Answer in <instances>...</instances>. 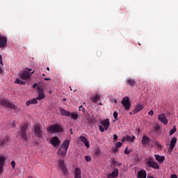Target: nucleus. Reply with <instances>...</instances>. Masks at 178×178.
I'll return each instance as SVG.
<instances>
[{
  "mask_svg": "<svg viewBox=\"0 0 178 178\" xmlns=\"http://www.w3.org/2000/svg\"><path fill=\"white\" fill-rule=\"evenodd\" d=\"M118 148H119V147H118L115 146V148H114L113 152H118Z\"/></svg>",
  "mask_w": 178,
  "mask_h": 178,
  "instance_id": "48",
  "label": "nucleus"
},
{
  "mask_svg": "<svg viewBox=\"0 0 178 178\" xmlns=\"http://www.w3.org/2000/svg\"><path fill=\"white\" fill-rule=\"evenodd\" d=\"M176 143H177V138H172L171 141H170V149L171 151H173V148H175L176 145Z\"/></svg>",
  "mask_w": 178,
  "mask_h": 178,
  "instance_id": "23",
  "label": "nucleus"
},
{
  "mask_svg": "<svg viewBox=\"0 0 178 178\" xmlns=\"http://www.w3.org/2000/svg\"><path fill=\"white\" fill-rule=\"evenodd\" d=\"M136 140V136H126V140L127 141H134Z\"/></svg>",
  "mask_w": 178,
  "mask_h": 178,
  "instance_id": "29",
  "label": "nucleus"
},
{
  "mask_svg": "<svg viewBox=\"0 0 178 178\" xmlns=\"http://www.w3.org/2000/svg\"><path fill=\"white\" fill-rule=\"evenodd\" d=\"M44 80H45V81H48L51 80V79H49V78H45Z\"/></svg>",
  "mask_w": 178,
  "mask_h": 178,
  "instance_id": "52",
  "label": "nucleus"
},
{
  "mask_svg": "<svg viewBox=\"0 0 178 178\" xmlns=\"http://www.w3.org/2000/svg\"><path fill=\"white\" fill-rule=\"evenodd\" d=\"M122 106H124L125 111H130V106L131 104L130 103V98L129 97H125L122 99L121 102Z\"/></svg>",
  "mask_w": 178,
  "mask_h": 178,
  "instance_id": "7",
  "label": "nucleus"
},
{
  "mask_svg": "<svg viewBox=\"0 0 178 178\" xmlns=\"http://www.w3.org/2000/svg\"><path fill=\"white\" fill-rule=\"evenodd\" d=\"M158 119L161 123H163V124H168V118H166L164 114L159 115Z\"/></svg>",
  "mask_w": 178,
  "mask_h": 178,
  "instance_id": "16",
  "label": "nucleus"
},
{
  "mask_svg": "<svg viewBox=\"0 0 178 178\" xmlns=\"http://www.w3.org/2000/svg\"><path fill=\"white\" fill-rule=\"evenodd\" d=\"M99 131H101V133H104V131H105V128L104 127H102V125H99Z\"/></svg>",
  "mask_w": 178,
  "mask_h": 178,
  "instance_id": "35",
  "label": "nucleus"
},
{
  "mask_svg": "<svg viewBox=\"0 0 178 178\" xmlns=\"http://www.w3.org/2000/svg\"><path fill=\"white\" fill-rule=\"evenodd\" d=\"M138 178H147V171L145 170H140L138 172Z\"/></svg>",
  "mask_w": 178,
  "mask_h": 178,
  "instance_id": "19",
  "label": "nucleus"
},
{
  "mask_svg": "<svg viewBox=\"0 0 178 178\" xmlns=\"http://www.w3.org/2000/svg\"><path fill=\"white\" fill-rule=\"evenodd\" d=\"M29 129V124L25 123L21 127V129L19 131V136H21L22 138L24 140V141H27V130Z\"/></svg>",
  "mask_w": 178,
  "mask_h": 178,
  "instance_id": "4",
  "label": "nucleus"
},
{
  "mask_svg": "<svg viewBox=\"0 0 178 178\" xmlns=\"http://www.w3.org/2000/svg\"><path fill=\"white\" fill-rule=\"evenodd\" d=\"M143 109H144V106H143L142 104H138L136 107H135V109H134V112H136V113L143 111Z\"/></svg>",
  "mask_w": 178,
  "mask_h": 178,
  "instance_id": "27",
  "label": "nucleus"
},
{
  "mask_svg": "<svg viewBox=\"0 0 178 178\" xmlns=\"http://www.w3.org/2000/svg\"><path fill=\"white\" fill-rule=\"evenodd\" d=\"M88 120L89 124H92V123L95 122V119L94 118H89Z\"/></svg>",
  "mask_w": 178,
  "mask_h": 178,
  "instance_id": "34",
  "label": "nucleus"
},
{
  "mask_svg": "<svg viewBox=\"0 0 178 178\" xmlns=\"http://www.w3.org/2000/svg\"><path fill=\"white\" fill-rule=\"evenodd\" d=\"M118 111H114L113 118H114L115 120H118L119 118H118Z\"/></svg>",
  "mask_w": 178,
  "mask_h": 178,
  "instance_id": "33",
  "label": "nucleus"
},
{
  "mask_svg": "<svg viewBox=\"0 0 178 178\" xmlns=\"http://www.w3.org/2000/svg\"><path fill=\"white\" fill-rule=\"evenodd\" d=\"M99 105H102V104H101V102H99Z\"/></svg>",
  "mask_w": 178,
  "mask_h": 178,
  "instance_id": "60",
  "label": "nucleus"
},
{
  "mask_svg": "<svg viewBox=\"0 0 178 178\" xmlns=\"http://www.w3.org/2000/svg\"><path fill=\"white\" fill-rule=\"evenodd\" d=\"M126 141V137H123L122 139V143H124Z\"/></svg>",
  "mask_w": 178,
  "mask_h": 178,
  "instance_id": "49",
  "label": "nucleus"
},
{
  "mask_svg": "<svg viewBox=\"0 0 178 178\" xmlns=\"http://www.w3.org/2000/svg\"><path fill=\"white\" fill-rule=\"evenodd\" d=\"M42 76L44 77V76H45V74H42Z\"/></svg>",
  "mask_w": 178,
  "mask_h": 178,
  "instance_id": "58",
  "label": "nucleus"
},
{
  "mask_svg": "<svg viewBox=\"0 0 178 178\" xmlns=\"http://www.w3.org/2000/svg\"><path fill=\"white\" fill-rule=\"evenodd\" d=\"M71 131H72V129H71ZM71 134H73V133L71 131Z\"/></svg>",
  "mask_w": 178,
  "mask_h": 178,
  "instance_id": "62",
  "label": "nucleus"
},
{
  "mask_svg": "<svg viewBox=\"0 0 178 178\" xmlns=\"http://www.w3.org/2000/svg\"><path fill=\"white\" fill-rule=\"evenodd\" d=\"M135 156H138V155H136Z\"/></svg>",
  "mask_w": 178,
  "mask_h": 178,
  "instance_id": "63",
  "label": "nucleus"
},
{
  "mask_svg": "<svg viewBox=\"0 0 178 178\" xmlns=\"http://www.w3.org/2000/svg\"><path fill=\"white\" fill-rule=\"evenodd\" d=\"M8 144H9L8 136H5L3 138L0 140V148H5Z\"/></svg>",
  "mask_w": 178,
  "mask_h": 178,
  "instance_id": "10",
  "label": "nucleus"
},
{
  "mask_svg": "<svg viewBox=\"0 0 178 178\" xmlns=\"http://www.w3.org/2000/svg\"><path fill=\"white\" fill-rule=\"evenodd\" d=\"M118 135L114 134L113 135V140H118Z\"/></svg>",
  "mask_w": 178,
  "mask_h": 178,
  "instance_id": "47",
  "label": "nucleus"
},
{
  "mask_svg": "<svg viewBox=\"0 0 178 178\" xmlns=\"http://www.w3.org/2000/svg\"><path fill=\"white\" fill-rule=\"evenodd\" d=\"M58 168L61 170L63 175H64V176H67V175H69V171L67 170V168L66 167V165H65V161L60 160L58 161Z\"/></svg>",
  "mask_w": 178,
  "mask_h": 178,
  "instance_id": "6",
  "label": "nucleus"
},
{
  "mask_svg": "<svg viewBox=\"0 0 178 178\" xmlns=\"http://www.w3.org/2000/svg\"><path fill=\"white\" fill-rule=\"evenodd\" d=\"M50 143L51 145H54V147H58V145L60 144V140H59V138H58L57 136H53L51 138Z\"/></svg>",
  "mask_w": 178,
  "mask_h": 178,
  "instance_id": "11",
  "label": "nucleus"
},
{
  "mask_svg": "<svg viewBox=\"0 0 178 178\" xmlns=\"http://www.w3.org/2000/svg\"><path fill=\"white\" fill-rule=\"evenodd\" d=\"M45 98V94L44 93V89L40 86H38V97L36 99L38 101H41Z\"/></svg>",
  "mask_w": 178,
  "mask_h": 178,
  "instance_id": "9",
  "label": "nucleus"
},
{
  "mask_svg": "<svg viewBox=\"0 0 178 178\" xmlns=\"http://www.w3.org/2000/svg\"><path fill=\"white\" fill-rule=\"evenodd\" d=\"M74 178H81V170L76 168L74 171Z\"/></svg>",
  "mask_w": 178,
  "mask_h": 178,
  "instance_id": "25",
  "label": "nucleus"
},
{
  "mask_svg": "<svg viewBox=\"0 0 178 178\" xmlns=\"http://www.w3.org/2000/svg\"><path fill=\"white\" fill-rule=\"evenodd\" d=\"M38 99L36 98L31 99V100H29L26 102V106H30V105H35V104H38Z\"/></svg>",
  "mask_w": 178,
  "mask_h": 178,
  "instance_id": "20",
  "label": "nucleus"
},
{
  "mask_svg": "<svg viewBox=\"0 0 178 178\" xmlns=\"http://www.w3.org/2000/svg\"><path fill=\"white\" fill-rule=\"evenodd\" d=\"M154 157H155L156 161H157V162H159L160 163H162V162L165 161L164 156H160L158 154H155Z\"/></svg>",
  "mask_w": 178,
  "mask_h": 178,
  "instance_id": "24",
  "label": "nucleus"
},
{
  "mask_svg": "<svg viewBox=\"0 0 178 178\" xmlns=\"http://www.w3.org/2000/svg\"><path fill=\"white\" fill-rule=\"evenodd\" d=\"M138 45H141V44H140V43H138Z\"/></svg>",
  "mask_w": 178,
  "mask_h": 178,
  "instance_id": "61",
  "label": "nucleus"
},
{
  "mask_svg": "<svg viewBox=\"0 0 178 178\" xmlns=\"http://www.w3.org/2000/svg\"><path fill=\"white\" fill-rule=\"evenodd\" d=\"M47 131L50 134L62 133L63 129L58 124L50 125L47 127Z\"/></svg>",
  "mask_w": 178,
  "mask_h": 178,
  "instance_id": "3",
  "label": "nucleus"
},
{
  "mask_svg": "<svg viewBox=\"0 0 178 178\" xmlns=\"http://www.w3.org/2000/svg\"><path fill=\"white\" fill-rule=\"evenodd\" d=\"M95 155H96V156H99L101 155V150L99 149H97L95 152Z\"/></svg>",
  "mask_w": 178,
  "mask_h": 178,
  "instance_id": "32",
  "label": "nucleus"
},
{
  "mask_svg": "<svg viewBox=\"0 0 178 178\" xmlns=\"http://www.w3.org/2000/svg\"><path fill=\"white\" fill-rule=\"evenodd\" d=\"M124 154H126V155H129V154H130V150H129L127 148H126L124 149Z\"/></svg>",
  "mask_w": 178,
  "mask_h": 178,
  "instance_id": "41",
  "label": "nucleus"
},
{
  "mask_svg": "<svg viewBox=\"0 0 178 178\" xmlns=\"http://www.w3.org/2000/svg\"><path fill=\"white\" fill-rule=\"evenodd\" d=\"M27 70H29V72H31V69H29V68H26Z\"/></svg>",
  "mask_w": 178,
  "mask_h": 178,
  "instance_id": "54",
  "label": "nucleus"
},
{
  "mask_svg": "<svg viewBox=\"0 0 178 178\" xmlns=\"http://www.w3.org/2000/svg\"><path fill=\"white\" fill-rule=\"evenodd\" d=\"M22 80L19 79H17L15 81V84H20Z\"/></svg>",
  "mask_w": 178,
  "mask_h": 178,
  "instance_id": "40",
  "label": "nucleus"
},
{
  "mask_svg": "<svg viewBox=\"0 0 178 178\" xmlns=\"http://www.w3.org/2000/svg\"><path fill=\"white\" fill-rule=\"evenodd\" d=\"M31 74H34V71L31 73Z\"/></svg>",
  "mask_w": 178,
  "mask_h": 178,
  "instance_id": "56",
  "label": "nucleus"
},
{
  "mask_svg": "<svg viewBox=\"0 0 178 178\" xmlns=\"http://www.w3.org/2000/svg\"><path fill=\"white\" fill-rule=\"evenodd\" d=\"M0 64L1 65V66H3V62L2 61V56H1V54H0Z\"/></svg>",
  "mask_w": 178,
  "mask_h": 178,
  "instance_id": "42",
  "label": "nucleus"
},
{
  "mask_svg": "<svg viewBox=\"0 0 178 178\" xmlns=\"http://www.w3.org/2000/svg\"><path fill=\"white\" fill-rule=\"evenodd\" d=\"M101 124L104 127V130H108L109 126H111V122H109L108 119H106L102 121Z\"/></svg>",
  "mask_w": 178,
  "mask_h": 178,
  "instance_id": "17",
  "label": "nucleus"
},
{
  "mask_svg": "<svg viewBox=\"0 0 178 178\" xmlns=\"http://www.w3.org/2000/svg\"><path fill=\"white\" fill-rule=\"evenodd\" d=\"M0 105L4 106V108H8L9 109H13V111L17 109V106L11 102L10 100L8 99H0Z\"/></svg>",
  "mask_w": 178,
  "mask_h": 178,
  "instance_id": "2",
  "label": "nucleus"
},
{
  "mask_svg": "<svg viewBox=\"0 0 178 178\" xmlns=\"http://www.w3.org/2000/svg\"><path fill=\"white\" fill-rule=\"evenodd\" d=\"M122 145H123V143H122V142H118V143H117L115 147H117V148H120V147H121Z\"/></svg>",
  "mask_w": 178,
  "mask_h": 178,
  "instance_id": "36",
  "label": "nucleus"
},
{
  "mask_svg": "<svg viewBox=\"0 0 178 178\" xmlns=\"http://www.w3.org/2000/svg\"><path fill=\"white\" fill-rule=\"evenodd\" d=\"M60 113L61 116H70V115H72L70 111H67L62 108H60Z\"/></svg>",
  "mask_w": 178,
  "mask_h": 178,
  "instance_id": "22",
  "label": "nucleus"
},
{
  "mask_svg": "<svg viewBox=\"0 0 178 178\" xmlns=\"http://www.w3.org/2000/svg\"><path fill=\"white\" fill-rule=\"evenodd\" d=\"M148 115H149L150 116H153L154 115V111L151 110L149 113Z\"/></svg>",
  "mask_w": 178,
  "mask_h": 178,
  "instance_id": "44",
  "label": "nucleus"
},
{
  "mask_svg": "<svg viewBox=\"0 0 178 178\" xmlns=\"http://www.w3.org/2000/svg\"><path fill=\"white\" fill-rule=\"evenodd\" d=\"M100 99H101V96H99V95H96L92 97H90V100L93 102V104H95L97 101H99Z\"/></svg>",
  "mask_w": 178,
  "mask_h": 178,
  "instance_id": "28",
  "label": "nucleus"
},
{
  "mask_svg": "<svg viewBox=\"0 0 178 178\" xmlns=\"http://www.w3.org/2000/svg\"><path fill=\"white\" fill-rule=\"evenodd\" d=\"M70 116L74 120H76L79 118V115L77 113H71Z\"/></svg>",
  "mask_w": 178,
  "mask_h": 178,
  "instance_id": "31",
  "label": "nucleus"
},
{
  "mask_svg": "<svg viewBox=\"0 0 178 178\" xmlns=\"http://www.w3.org/2000/svg\"><path fill=\"white\" fill-rule=\"evenodd\" d=\"M50 94H52V90L49 91Z\"/></svg>",
  "mask_w": 178,
  "mask_h": 178,
  "instance_id": "55",
  "label": "nucleus"
},
{
  "mask_svg": "<svg viewBox=\"0 0 178 178\" xmlns=\"http://www.w3.org/2000/svg\"><path fill=\"white\" fill-rule=\"evenodd\" d=\"M7 42L8 38H6V36H2V35L0 34V48H5Z\"/></svg>",
  "mask_w": 178,
  "mask_h": 178,
  "instance_id": "12",
  "label": "nucleus"
},
{
  "mask_svg": "<svg viewBox=\"0 0 178 178\" xmlns=\"http://www.w3.org/2000/svg\"><path fill=\"white\" fill-rule=\"evenodd\" d=\"M47 70H48V72H49V67H47Z\"/></svg>",
  "mask_w": 178,
  "mask_h": 178,
  "instance_id": "53",
  "label": "nucleus"
},
{
  "mask_svg": "<svg viewBox=\"0 0 178 178\" xmlns=\"http://www.w3.org/2000/svg\"><path fill=\"white\" fill-rule=\"evenodd\" d=\"M147 165L149 166V168H152L153 169H159V164L154 161V158H149L147 161Z\"/></svg>",
  "mask_w": 178,
  "mask_h": 178,
  "instance_id": "8",
  "label": "nucleus"
},
{
  "mask_svg": "<svg viewBox=\"0 0 178 178\" xmlns=\"http://www.w3.org/2000/svg\"><path fill=\"white\" fill-rule=\"evenodd\" d=\"M5 161H6V159H5V156H0V176L2 175L3 172V166H5Z\"/></svg>",
  "mask_w": 178,
  "mask_h": 178,
  "instance_id": "14",
  "label": "nucleus"
},
{
  "mask_svg": "<svg viewBox=\"0 0 178 178\" xmlns=\"http://www.w3.org/2000/svg\"><path fill=\"white\" fill-rule=\"evenodd\" d=\"M3 73V70L2 68L0 67V74Z\"/></svg>",
  "mask_w": 178,
  "mask_h": 178,
  "instance_id": "50",
  "label": "nucleus"
},
{
  "mask_svg": "<svg viewBox=\"0 0 178 178\" xmlns=\"http://www.w3.org/2000/svg\"><path fill=\"white\" fill-rule=\"evenodd\" d=\"M119 176V170L118 168H115L112 172L107 175V178H118Z\"/></svg>",
  "mask_w": 178,
  "mask_h": 178,
  "instance_id": "13",
  "label": "nucleus"
},
{
  "mask_svg": "<svg viewBox=\"0 0 178 178\" xmlns=\"http://www.w3.org/2000/svg\"><path fill=\"white\" fill-rule=\"evenodd\" d=\"M76 91V90H74V92Z\"/></svg>",
  "mask_w": 178,
  "mask_h": 178,
  "instance_id": "64",
  "label": "nucleus"
},
{
  "mask_svg": "<svg viewBox=\"0 0 178 178\" xmlns=\"http://www.w3.org/2000/svg\"><path fill=\"white\" fill-rule=\"evenodd\" d=\"M22 86H24L26 84V81H21L20 83Z\"/></svg>",
  "mask_w": 178,
  "mask_h": 178,
  "instance_id": "46",
  "label": "nucleus"
},
{
  "mask_svg": "<svg viewBox=\"0 0 178 178\" xmlns=\"http://www.w3.org/2000/svg\"><path fill=\"white\" fill-rule=\"evenodd\" d=\"M69 145H70V140H65L60 147L57 152L58 155H60V156L65 157L66 156V154L67 153V149H69Z\"/></svg>",
  "mask_w": 178,
  "mask_h": 178,
  "instance_id": "1",
  "label": "nucleus"
},
{
  "mask_svg": "<svg viewBox=\"0 0 178 178\" xmlns=\"http://www.w3.org/2000/svg\"><path fill=\"white\" fill-rule=\"evenodd\" d=\"M154 145H156V147H157V148H159V149H162V145L161 144V143L156 141L154 143Z\"/></svg>",
  "mask_w": 178,
  "mask_h": 178,
  "instance_id": "30",
  "label": "nucleus"
},
{
  "mask_svg": "<svg viewBox=\"0 0 178 178\" xmlns=\"http://www.w3.org/2000/svg\"><path fill=\"white\" fill-rule=\"evenodd\" d=\"M175 131H176V128H174L173 129H171L170 131V135L172 136V134H174Z\"/></svg>",
  "mask_w": 178,
  "mask_h": 178,
  "instance_id": "38",
  "label": "nucleus"
},
{
  "mask_svg": "<svg viewBox=\"0 0 178 178\" xmlns=\"http://www.w3.org/2000/svg\"><path fill=\"white\" fill-rule=\"evenodd\" d=\"M79 140L83 143L84 145L86 146V148H90V142H88V140L86 139L84 136H80Z\"/></svg>",
  "mask_w": 178,
  "mask_h": 178,
  "instance_id": "21",
  "label": "nucleus"
},
{
  "mask_svg": "<svg viewBox=\"0 0 178 178\" xmlns=\"http://www.w3.org/2000/svg\"><path fill=\"white\" fill-rule=\"evenodd\" d=\"M170 178H177V175L175 174H173L171 175Z\"/></svg>",
  "mask_w": 178,
  "mask_h": 178,
  "instance_id": "45",
  "label": "nucleus"
},
{
  "mask_svg": "<svg viewBox=\"0 0 178 178\" xmlns=\"http://www.w3.org/2000/svg\"><path fill=\"white\" fill-rule=\"evenodd\" d=\"M11 165H12L13 169H15V168H16V163L15 161H12Z\"/></svg>",
  "mask_w": 178,
  "mask_h": 178,
  "instance_id": "39",
  "label": "nucleus"
},
{
  "mask_svg": "<svg viewBox=\"0 0 178 178\" xmlns=\"http://www.w3.org/2000/svg\"><path fill=\"white\" fill-rule=\"evenodd\" d=\"M63 101H66V99H63Z\"/></svg>",
  "mask_w": 178,
  "mask_h": 178,
  "instance_id": "59",
  "label": "nucleus"
},
{
  "mask_svg": "<svg viewBox=\"0 0 178 178\" xmlns=\"http://www.w3.org/2000/svg\"><path fill=\"white\" fill-rule=\"evenodd\" d=\"M136 79H127V84L130 87L136 86Z\"/></svg>",
  "mask_w": 178,
  "mask_h": 178,
  "instance_id": "26",
  "label": "nucleus"
},
{
  "mask_svg": "<svg viewBox=\"0 0 178 178\" xmlns=\"http://www.w3.org/2000/svg\"><path fill=\"white\" fill-rule=\"evenodd\" d=\"M149 141H151V138H149V137L143 136L141 140L142 145H147L149 143Z\"/></svg>",
  "mask_w": 178,
  "mask_h": 178,
  "instance_id": "18",
  "label": "nucleus"
},
{
  "mask_svg": "<svg viewBox=\"0 0 178 178\" xmlns=\"http://www.w3.org/2000/svg\"><path fill=\"white\" fill-rule=\"evenodd\" d=\"M37 86H38L37 83H34V84L33 85V88H35V87H37Z\"/></svg>",
  "mask_w": 178,
  "mask_h": 178,
  "instance_id": "51",
  "label": "nucleus"
},
{
  "mask_svg": "<svg viewBox=\"0 0 178 178\" xmlns=\"http://www.w3.org/2000/svg\"><path fill=\"white\" fill-rule=\"evenodd\" d=\"M70 90L72 91V87H70Z\"/></svg>",
  "mask_w": 178,
  "mask_h": 178,
  "instance_id": "57",
  "label": "nucleus"
},
{
  "mask_svg": "<svg viewBox=\"0 0 178 178\" xmlns=\"http://www.w3.org/2000/svg\"><path fill=\"white\" fill-rule=\"evenodd\" d=\"M33 129H34L33 131L35 137H38V138H42V133H44V131H42V126L38 124L34 125Z\"/></svg>",
  "mask_w": 178,
  "mask_h": 178,
  "instance_id": "5",
  "label": "nucleus"
},
{
  "mask_svg": "<svg viewBox=\"0 0 178 178\" xmlns=\"http://www.w3.org/2000/svg\"><path fill=\"white\" fill-rule=\"evenodd\" d=\"M85 159H86V162H90V161H91V156H86L85 157Z\"/></svg>",
  "mask_w": 178,
  "mask_h": 178,
  "instance_id": "37",
  "label": "nucleus"
},
{
  "mask_svg": "<svg viewBox=\"0 0 178 178\" xmlns=\"http://www.w3.org/2000/svg\"><path fill=\"white\" fill-rule=\"evenodd\" d=\"M79 111H81V112H84V111H86V109H84V108L83 107V106H81L79 107Z\"/></svg>",
  "mask_w": 178,
  "mask_h": 178,
  "instance_id": "43",
  "label": "nucleus"
},
{
  "mask_svg": "<svg viewBox=\"0 0 178 178\" xmlns=\"http://www.w3.org/2000/svg\"><path fill=\"white\" fill-rule=\"evenodd\" d=\"M19 77L22 80H29L30 79V72L29 71H24L19 74Z\"/></svg>",
  "mask_w": 178,
  "mask_h": 178,
  "instance_id": "15",
  "label": "nucleus"
}]
</instances>
